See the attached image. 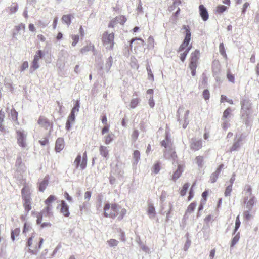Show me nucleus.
<instances>
[{
    "label": "nucleus",
    "mask_w": 259,
    "mask_h": 259,
    "mask_svg": "<svg viewBox=\"0 0 259 259\" xmlns=\"http://www.w3.org/2000/svg\"><path fill=\"white\" fill-rule=\"evenodd\" d=\"M99 151L101 156L104 158L107 159L109 156V151L107 146L100 145L99 148Z\"/></svg>",
    "instance_id": "obj_15"
},
{
    "label": "nucleus",
    "mask_w": 259,
    "mask_h": 259,
    "mask_svg": "<svg viewBox=\"0 0 259 259\" xmlns=\"http://www.w3.org/2000/svg\"><path fill=\"white\" fill-rule=\"evenodd\" d=\"M39 66L38 64V61H36L35 60H33L31 66L30 67V69L33 71L39 68Z\"/></svg>",
    "instance_id": "obj_43"
},
{
    "label": "nucleus",
    "mask_w": 259,
    "mask_h": 259,
    "mask_svg": "<svg viewBox=\"0 0 259 259\" xmlns=\"http://www.w3.org/2000/svg\"><path fill=\"white\" fill-rule=\"evenodd\" d=\"M196 164L199 167L203 166V163L204 161V157L202 156H196L195 158Z\"/></svg>",
    "instance_id": "obj_27"
},
{
    "label": "nucleus",
    "mask_w": 259,
    "mask_h": 259,
    "mask_svg": "<svg viewBox=\"0 0 259 259\" xmlns=\"http://www.w3.org/2000/svg\"><path fill=\"white\" fill-rule=\"evenodd\" d=\"M37 124L40 127L51 132L53 128V122L44 115H40L37 120Z\"/></svg>",
    "instance_id": "obj_8"
},
{
    "label": "nucleus",
    "mask_w": 259,
    "mask_h": 259,
    "mask_svg": "<svg viewBox=\"0 0 259 259\" xmlns=\"http://www.w3.org/2000/svg\"><path fill=\"white\" fill-rule=\"evenodd\" d=\"M160 165L159 162L155 163L152 167V171L153 173L157 174L160 170Z\"/></svg>",
    "instance_id": "obj_33"
},
{
    "label": "nucleus",
    "mask_w": 259,
    "mask_h": 259,
    "mask_svg": "<svg viewBox=\"0 0 259 259\" xmlns=\"http://www.w3.org/2000/svg\"><path fill=\"white\" fill-rule=\"evenodd\" d=\"M170 143L169 139L167 136L166 137L165 140H163L161 142V145L165 148H166Z\"/></svg>",
    "instance_id": "obj_51"
},
{
    "label": "nucleus",
    "mask_w": 259,
    "mask_h": 259,
    "mask_svg": "<svg viewBox=\"0 0 259 259\" xmlns=\"http://www.w3.org/2000/svg\"><path fill=\"white\" fill-rule=\"evenodd\" d=\"M79 107H80L79 101L78 100H77L76 101L75 104L74 106L73 107V108H72L71 112H73L74 113L76 112H78L79 111Z\"/></svg>",
    "instance_id": "obj_48"
},
{
    "label": "nucleus",
    "mask_w": 259,
    "mask_h": 259,
    "mask_svg": "<svg viewBox=\"0 0 259 259\" xmlns=\"http://www.w3.org/2000/svg\"><path fill=\"white\" fill-rule=\"evenodd\" d=\"M139 132L137 130H135L131 135V138L133 141L135 142L138 138Z\"/></svg>",
    "instance_id": "obj_39"
},
{
    "label": "nucleus",
    "mask_w": 259,
    "mask_h": 259,
    "mask_svg": "<svg viewBox=\"0 0 259 259\" xmlns=\"http://www.w3.org/2000/svg\"><path fill=\"white\" fill-rule=\"evenodd\" d=\"M196 206L195 202H191L187 207L185 211V214L191 213L195 210Z\"/></svg>",
    "instance_id": "obj_22"
},
{
    "label": "nucleus",
    "mask_w": 259,
    "mask_h": 259,
    "mask_svg": "<svg viewBox=\"0 0 259 259\" xmlns=\"http://www.w3.org/2000/svg\"><path fill=\"white\" fill-rule=\"evenodd\" d=\"M139 100L138 98L133 99L130 102V107L132 108H135L139 104Z\"/></svg>",
    "instance_id": "obj_37"
},
{
    "label": "nucleus",
    "mask_w": 259,
    "mask_h": 259,
    "mask_svg": "<svg viewBox=\"0 0 259 259\" xmlns=\"http://www.w3.org/2000/svg\"><path fill=\"white\" fill-rule=\"evenodd\" d=\"M21 230L20 228H16L14 229L11 230V239L12 241H14L17 239L18 237L20 236Z\"/></svg>",
    "instance_id": "obj_19"
},
{
    "label": "nucleus",
    "mask_w": 259,
    "mask_h": 259,
    "mask_svg": "<svg viewBox=\"0 0 259 259\" xmlns=\"http://www.w3.org/2000/svg\"><path fill=\"white\" fill-rule=\"evenodd\" d=\"M74 163L76 164V168H77L80 167L81 169H84L87 164V155L86 152L83 153L82 160L80 154L78 155L74 160Z\"/></svg>",
    "instance_id": "obj_9"
},
{
    "label": "nucleus",
    "mask_w": 259,
    "mask_h": 259,
    "mask_svg": "<svg viewBox=\"0 0 259 259\" xmlns=\"http://www.w3.org/2000/svg\"><path fill=\"white\" fill-rule=\"evenodd\" d=\"M119 20H121L122 21V23L125 22L126 19L123 16H119L114 18L112 19L108 24L109 28H114V26L116 25L117 22Z\"/></svg>",
    "instance_id": "obj_16"
},
{
    "label": "nucleus",
    "mask_w": 259,
    "mask_h": 259,
    "mask_svg": "<svg viewBox=\"0 0 259 259\" xmlns=\"http://www.w3.org/2000/svg\"><path fill=\"white\" fill-rule=\"evenodd\" d=\"M147 70L148 71V75L149 78H151L152 80H153L154 76H153V73H152V71H151V69L150 68V67H147Z\"/></svg>",
    "instance_id": "obj_58"
},
{
    "label": "nucleus",
    "mask_w": 259,
    "mask_h": 259,
    "mask_svg": "<svg viewBox=\"0 0 259 259\" xmlns=\"http://www.w3.org/2000/svg\"><path fill=\"white\" fill-rule=\"evenodd\" d=\"M202 147V142L201 140H194L190 145V148L192 150L194 151H198L201 149Z\"/></svg>",
    "instance_id": "obj_18"
},
{
    "label": "nucleus",
    "mask_w": 259,
    "mask_h": 259,
    "mask_svg": "<svg viewBox=\"0 0 259 259\" xmlns=\"http://www.w3.org/2000/svg\"><path fill=\"white\" fill-rule=\"evenodd\" d=\"M18 8V6L17 3H12V5L9 7V10L11 13H15Z\"/></svg>",
    "instance_id": "obj_32"
},
{
    "label": "nucleus",
    "mask_w": 259,
    "mask_h": 259,
    "mask_svg": "<svg viewBox=\"0 0 259 259\" xmlns=\"http://www.w3.org/2000/svg\"><path fill=\"white\" fill-rule=\"evenodd\" d=\"M44 239L35 235H32L28 238L26 244L27 251L33 254H36L41 248Z\"/></svg>",
    "instance_id": "obj_4"
},
{
    "label": "nucleus",
    "mask_w": 259,
    "mask_h": 259,
    "mask_svg": "<svg viewBox=\"0 0 259 259\" xmlns=\"http://www.w3.org/2000/svg\"><path fill=\"white\" fill-rule=\"evenodd\" d=\"M224 167V165L223 164H220L214 172L220 175L221 171H222Z\"/></svg>",
    "instance_id": "obj_63"
},
{
    "label": "nucleus",
    "mask_w": 259,
    "mask_h": 259,
    "mask_svg": "<svg viewBox=\"0 0 259 259\" xmlns=\"http://www.w3.org/2000/svg\"><path fill=\"white\" fill-rule=\"evenodd\" d=\"M241 107L242 109L250 110L251 109V103L248 100H243L241 102Z\"/></svg>",
    "instance_id": "obj_23"
},
{
    "label": "nucleus",
    "mask_w": 259,
    "mask_h": 259,
    "mask_svg": "<svg viewBox=\"0 0 259 259\" xmlns=\"http://www.w3.org/2000/svg\"><path fill=\"white\" fill-rule=\"evenodd\" d=\"M184 166H185L182 164H179L178 165L177 169L174 171L172 176V180L174 181H176L181 177L182 172H183Z\"/></svg>",
    "instance_id": "obj_13"
},
{
    "label": "nucleus",
    "mask_w": 259,
    "mask_h": 259,
    "mask_svg": "<svg viewBox=\"0 0 259 259\" xmlns=\"http://www.w3.org/2000/svg\"><path fill=\"white\" fill-rule=\"evenodd\" d=\"M203 98L205 100H207L209 99L210 97V93L209 91L207 89H205L203 91L202 93Z\"/></svg>",
    "instance_id": "obj_47"
},
{
    "label": "nucleus",
    "mask_w": 259,
    "mask_h": 259,
    "mask_svg": "<svg viewBox=\"0 0 259 259\" xmlns=\"http://www.w3.org/2000/svg\"><path fill=\"white\" fill-rule=\"evenodd\" d=\"M232 187L231 185H228L225 189L224 195L226 197L229 196L230 195L232 191Z\"/></svg>",
    "instance_id": "obj_44"
},
{
    "label": "nucleus",
    "mask_w": 259,
    "mask_h": 259,
    "mask_svg": "<svg viewBox=\"0 0 259 259\" xmlns=\"http://www.w3.org/2000/svg\"><path fill=\"white\" fill-rule=\"evenodd\" d=\"M240 147V144L238 142H235L230 148V151H234L236 150Z\"/></svg>",
    "instance_id": "obj_53"
},
{
    "label": "nucleus",
    "mask_w": 259,
    "mask_h": 259,
    "mask_svg": "<svg viewBox=\"0 0 259 259\" xmlns=\"http://www.w3.org/2000/svg\"><path fill=\"white\" fill-rule=\"evenodd\" d=\"M60 209V212L65 217H68L70 215L69 206L64 200H61L60 204L57 207Z\"/></svg>",
    "instance_id": "obj_10"
},
{
    "label": "nucleus",
    "mask_w": 259,
    "mask_h": 259,
    "mask_svg": "<svg viewBox=\"0 0 259 259\" xmlns=\"http://www.w3.org/2000/svg\"><path fill=\"white\" fill-rule=\"evenodd\" d=\"M115 34L114 32L109 33L108 31H104L101 35V41L103 46L107 50H112L115 45Z\"/></svg>",
    "instance_id": "obj_6"
},
{
    "label": "nucleus",
    "mask_w": 259,
    "mask_h": 259,
    "mask_svg": "<svg viewBox=\"0 0 259 259\" xmlns=\"http://www.w3.org/2000/svg\"><path fill=\"white\" fill-rule=\"evenodd\" d=\"M24 30L25 29V25L23 24H20L18 26H16V30L17 31H19L20 30Z\"/></svg>",
    "instance_id": "obj_64"
},
{
    "label": "nucleus",
    "mask_w": 259,
    "mask_h": 259,
    "mask_svg": "<svg viewBox=\"0 0 259 259\" xmlns=\"http://www.w3.org/2000/svg\"><path fill=\"white\" fill-rule=\"evenodd\" d=\"M39 143H40V144L41 145L45 146V145H46L48 144V143H49V140H48V138H45L42 140H39Z\"/></svg>",
    "instance_id": "obj_56"
},
{
    "label": "nucleus",
    "mask_w": 259,
    "mask_h": 259,
    "mask_svg": "<svg viewBox=\"0 0 259 259\" xmlns=\"http://www.w3.org/2000/svg\"><path fill=\"white\" fill-rule=\"evenodd\" d=\"M200 55L199 50L197 49L192 52L190 54L188 67L190 69L193 76H195L196 74V70L197 67Z\"/></svg>",
    "instance_id": "obj_7"
},
{
    "label": "nucleus",
    "mask_w": 259,
    "mask_h": 259,
    "mask_svg": "<svg viewBox=\"0 0 259 259\" xmlns=\"http://www.w3.org/2000/svg\"><path fill=\"white\" fill-rule=\"evenodd\" d=\"M72 16L71 15H64L62 16V21L68 25H69L71 22V18Z\"/></svg>",
    "instance_id": "obj_25"
},
{
    "label": "nucleus",
    "mask_w": 259,
    "mask_h": 259,
    "mask_svg": "<svg viewBox=\"0 0 259 259\" xmlns=\"http://www.w3.org/2000/svg\"><path fill=\"white\" fill-rule=\"evenodd\" d=\"M249 6V3H248V2H246L245 3H244V4L243 5V8H242V13L243 14H244L246 11V9H247V8Z\"/></svg>",
    "instance_id": "obj_60"
},
{
    "label": "nucleus",
    "mask_w": 259,
    "mask_h": 259,
    "mask_svg": "<svg viewBox=\"0 0 259 259\" xmlns=\"http://www.w3.org/2000/svg\"><path fill=\"white\" fill-rule=\"evenodd\" d=\"M255 203V197L254 196H252L250 198L249 200L247 202L246 204V207L249 209L251 210L254 204Z\"/></svg>",
    "instance_id": "obj_26"
},
{
    "label": "nucleus",
    "mask_w": 259,
    "mask_h": 259,
    "mask_svg": "<svg viewBox=\"0 0 259 259\" xmlns=\"http://www.w3.org/2000/svg\"><path fill=\"white\" fill-rule=\"evenodd\" d=\"M183 28L185 30V37L182 43L179 46L177 50L178 53H180V59L184 62L186 58L187 55L192 48V44H190L191 37V33L190 32V28L188 25H184L183 26Z\"/></svg>",
    "instance_id": "obj_2"
},
{
    "label": "nucleus",
    "mask_w": 259,
    "mask_h": 259,
    "mask_svg": "<svg viewBox=\"0 0 259 259\" xmlns=\"http://www.w3.org/2000/svg\"><path fill=\"white\" fill-rule=\"evenodd\" d=\"M227 78L228 80L231 82L234 83L235 81L234 76L233 74H232L230 72H228L227 75Z\"/></svg>",
    "instance_id": "obj_54"
},
{
    "label": "nucleus",
    "mask_w": 259,
    "mask_h": 259,
    "mask_svg": "<svg viewBox=\"0 0 259 259\" xmlns=\"http://www.w3.org/2000/svg\"><path fill=\"white\" fill-rule=\"evenodd\" d=\"M28 62L27 61H24L21 67V70L23 71L28 67Z\"/></svg>",
    "instance_id": "obj_57"
},
{
    "label": "nucleus",
    "mask_w": 259,
    "mask_h": 259,
    "mask_svg": "<svg viewBox=\"0 0 259 259\" xmlns=\"http://www.w3.org/2000/svg\"><path fill=\"white\" fill-rule=\"evenodd\" d=\"M91 196V193L90 191H86L84 193V199L88 201L90 200Z\"/></svg>",
    "instance_id": "obj_62"
},
{
    "label": "nucleus",
    "mask_w": 259,
    "mask_h": 259,
    "mask_svg": "<svg viewBox=\"0 0 259 259\" xmlns=\"http://www.w3.org/2000/svg\"><path fill=\"white\" fill-rule=\"evenodd\" d=\"M107 243L109 246L114 247L116 246L118 243V241L114 239H111L107 241Z\"/></svg>",
    "instance_id": "obj_42"
},
{
    "label": "nucleus",
    "mask_w": 259,
    "mask_h": 259,
    "mask_svg": "<svg viewBox=\"0 0 259 259\" xmlns=\"http://www.w3.org/2000/svg\"><path fill=\"white\" fill-rule=\"evenodd\" d=\"M113 140V137L112 135L108 134L104 137V142L106 144H110Z\"/></svg>",
    "instance_id": "obj_38"
},
{
    "label": "nucleus",
    "mask_w": 259,
    "mask_h": 259,
    "mask_svg": "<svg viewBox=\"0 0 259 259\" xmlns=\"http://www.w3.org/2000/svg\"><path fill=\"white\" fill-rule=\"evenodd\" d=\"M71 38L73 40L71 45L73 47H75L79 40V36L78 35L72 34Z\"/></svg>",
    "instance_id": "obj_29"
},
{
    "label": "nucleus",
    "mask_w": 259,
    "mask_h": 259,
    "mask_svg": "<svg viewBox=\"0 0 259 259\" xmlns=\"http://www.w3.org/2000/svg\"><path fill=\"white\" fill-rule=\"evenodd\" d=\"M17 140L18 145L23 148L26 146L25 136L22 131L18 130L16 131Z\"/></svg>",
    "instance_id": "obj_11"
},
{
    "label": "nucleus",
    "mask_w": 259,
    "mask_h": 259,
    "mask_svg": "<svg viewBox=\"0 0 259 259\" xmlns=\"http://www.w3.org/2000/svg\"><path fill=\"white\" fill-rule=\"evenodd\" d=\"M64 147V139L62 138H58L55 143V150L57 152H60Z\"/></svg>",
    "instance_id": "obj_17"
},
{
    "label": "nucleus",
    "mask_w": 259,
    "mask_h": 259,
    "mask_svg": "<svg viewBox=\"0 0 259 259\" xmlns=\"http://www.w3.org/2000/svg\"><path fill=\"white\" fill-rule=\"evenodd\" d=\"M239 238L240 236L238 234H237L236 236H235L232 240L231 246H234L239 241Z\"/></svg>",
    "instance_id": "obj_52"
},
{
    "label": "nucleus",
    "mask_w": 259,
    "mask_h": 259,
    "mask_svg": "<svg viewBox=\"0 0 259 259\" xmlns=\"http://www.w3.org/2000/svg\"><path fill=\"white\" fill-rule=\"evenodd\" d=\"M112 64V58L111 57H110L108 58L107 62H106V65L108 66V68L109 69Z\"/></svg>",
    "instance_id": "obj_61"
},
{
    "label": "nucleus",
    "mask_w": 259,
    "mask_h": 259,
    "mask_svg": "<svg viewBox=\"0 0 259 259\" xmlns=\"http://www.w3.org/2000/svg\"><path fill=\"white\" fill-rule=\"evenodd\" d=\"M75 118V113L73 112H71V113L70 115L68 117V120H67V124H70V123H71L73 122Z\"/></svg>",
    "instance_id": "obj_41"
},
{
    "label": "nucleus",
    "mask_w": 259,
    "mask_h": 259,
    "mask_svg": "<svg viewBox=\"0 0 259 259\" xmlns=\"http://www.w3.org/2000/svg\"><path fill=\"white\" fill-rule=\"evenodd\" d=\"M127 210L125 208H121L117 203L106 202L103 207V215L106 218L112 219L117 218L118 221L123 219L126 214Z\"/></svg>",
    "instance_id": "obj_1"
},
{
    "label": "nucleus",
    "mask_w": 259,
    "mask_h": 259,
    "mask_svg": "<svg viewBox=\"0 0 259 259\" xmlns=\"http://www.w3.org/2000/svg\"><path fill=\"white\" fill-rule=\"evenodd\" d=\"M43 57V53L42 51L38 50L36 52V54L34 56L33 60L38 61L39 59L42 58Z\"/></svg>",
    "instance_id": "obj_35"
},
{
    "label": "nucleus",
    "mask_w": 259,
    "mask_h": 259,
    "mask_svg": "<svg viewBox=\"0 0 259 259\" xmlns=\"http://www.w3.org/2000/svg\"><path fill=\"white\" fill-rule=\"evenodd\" d=\"M11 117L14 121H17L18 119V113L15 109L11 110Z\"/></svg>",
    "instance_id": "obj_46"
},
{
    "label": "nucleus",
    "mask_w": 259,
    "mask_h": 259,
    "mask_svg": "<svg viewBox=\"0 0 259 259\" xmlns=\"http://www.w3.org/2000/svg\"><path fill=\"white\" fill-rule=\"evenodd\" d=\"M32 229V227L30 223L25 222L24 224L23 228V233L25 234L29 232Z\"/></svg>",
    "instance_id": "obj_28"
},
{
    "label": "nucleus",
    "mask_w": 259,
    "mask_h": 259,
    "mask_svg": "<svg viewBox=\"0 0 259 259\" xmlns=\"http://www.w3.org/2000/svg\"><path fill=\"white\" fill-rule=\"evenodd\" d=\"M208 195V191L205 190L202 193V200L201 202L202 203H205L207 200V197Z\"/></svg>",
    "instance_id": "obj_45"
},
{
    "label": "nucleus",
    "mask_w": 259,
    "mask_h": 259,
    "mask_svg": "<svg viewBox=\"0 0 259 259\" xmlns=\"http://www.w3.org/2000/svg\"><path fill=\"white\" fill-rule=\"evenodd\" d=\"M148 42L151 47L153 48L154 47V39L153 37L150 36L148 39Z\"/></svg>",
    "instance_id": "obj_55"
},
{
    "label": "nucleus",
    "mask_w": 259,
    "mask_h": 259,
    "mask_svg": "<svg viewBox=\"0 0 259 259\" xmlns=\"http://www.w3.org/2000/svg\"><path fill=\"white\" fill-rule=\"evenodd\" d=\"M57 198L54 195H50L44 201L45 207L37 215L36 222L41 224L42 217H51L53 215V203L57 200Z\"/></svg>",
    "instance_id": "obj_3"
},
{
    "label": "nucleus",
    "mask_w": 259,
    "mask_h": 259,
    "mask_svg": "<svg viewBox=\"0 0 259 259\" xmlns=\"http://www.w3.org/2000/svg\"><path fill=\"white\" fill-rule=\"evenodd\" d=\"M95 47L92 44H90L89 45H87L86 46H84L82 48L80 49V52L82 54H84L87 53V52H89L91 50H93L94 49Z\"/></svg>",
    "instance_id": "obj_24"
},
{
    "label": "nucleus",
    "mask_w": 259,
    "mask_h": 259,
    "mask_svg": "<svg viewBox=\"0 0 259 259\" xmlns=\"http://www.w3.org/2000/svg\"><path fill=\"white\" fill-rule=\"evenodd\" d=\"M199 11L201 17L203 21H206L208 20L209 15L206 8L203 5H200L199 6Z\"/></svg>",
    "instance_id": "obj_14"
},
{
    "label": "nucleus",
    "mask_w": 259,
    "mask_h": 259,
    "mask_svg": "<svg viewBox=\"0 0 259 259\" xmlns=\"http://www.w3.org/2000/svg\"><path fill=\"white\" fill-rule=\"evenodd\" d=\"M219 175L217 173H216L215 172H214L213 173H212L210 177V180H209V181L211 183H215L217 180H218V178H219Z\"/></svg>",
    "instance_id": "obj_36"
},
{
    "label": "nucleus",
    "mask_w": 259,
    "mask_h": 259,
    "mask_svg": "<svg viewBox=\"0 0 259 259\" xmlns=\"http://www.w3.org/2000/svg\"><path fill=\"white\" fill-rule=\"evenodd\" d=\"M243 216L245 220H249L251 218V215L249 211H246L243 213Z\"/></svg>",
    "instance_id": "obj_59"
},
{
    "label": "nucleus",
    "mask_w": 259,
    "mask_h": 259,
    "mask_svg": "<svg viewBox=\"0 0 259 259\" xmlns=\"http://www.w3.org/2000/svg\"><path fill=\"white\" fill-rule=\"evenodd\" d=\"M240 224H241V222H240V219H239V215H238L236 217V219L235 227V230H234L235 232H236L237 231V230L238 229V228L240 227Z\"/></svg>",
    "instance_id": "obj_50"
},
{
    "label": "nucleus",
    "mask_w": 259,
    "mask_h": 259,
    "mask_svg": "<svg viewBox=\"0 0 259 259\" xmlns=\"http://www.w3.org/2000/svg\"><path fill=\"white\" fill-rule=\"evenodd\" d=\"M227 8L224 5H218L216 8V12L219 14H221L227 10Z\"/></svg>",
    "instance_id": "obj_34"
},
{
    "label": "nucleus",
    "mask_w": 259,
    "mask_h": 259,
    "mask_svg": "<svg viewBox=\"0 0 259 259\" xmlns=\"http://www.w3.org/2000/svg\"><path fill=\"white\" fill-rule=\"evenodd\" d=\"M49 183V177L46 176L42 181L38 183L37 185L39 191L43 192L47 188Z\"/></svg>",
    "instance_id": "obj_12"
},
{
    "label": "nucleus",
    "mask_w": 259,
    "mask_h": 259,
    "mask_svg": "<svg viewBox=\"0 0 259 259\" xmlns=\"http://www.w3.org/2000/svg\"><path fill=\"white\" fill-rule=\"evenodd\" d=\"M231 109L230 108H227L223 112V118L226 119L230 114Z\"/></svg>",
    "instance_id": "obj_49"
},
{
    "label": "nucleus",
    "mask_w": 259,
    "mask_h": 259,
    "mask_svg": "<svg viewBox=\"0 0 259 259\" xmlns=\"http://www.w3.org/2000/svg\"><path fill=\"white\" fill-rule=\"evenodd\" d=\"M133 158L135 161L137 163L140 159V152L138 150H134L133 153Z\"/></svg>",
    "instance_id": "obj_31"
},
{
    "label": "nucleus",
    "mask_w": 259,
    "mask_h": 259,
    "mask_svg": "<svg viewBox=\"0 0 259 259\" xmlns=\"http://www.w3.org/2000/svg\"><path fill=\"white\" fill-rule=\"evenodd\" d=\"M31 194L30 187L25 182L21 189V196L23 200V205L25 212L27 213L32 209Z\"/></svg>",
    "instance_id": "obj_5"
},
{
    "label": "nucleus",
    "mask_w": 259,
    "mask_h": 259,
    "mask_svg": "<svg viewBox=\"0 0 259 259\" xmlns=\"http://www.w3.org/2000/svg\"><path fill=\"white\" fill-rule=\"evenodd\" d=\"M189 184L188 183H184L180 189V194L182 196H184L187 193V190L189 187Z\"/></svg>",
    "instance_id": "obj_21"
},
{
    "label": "nucleus",
    "mask_w": 259,
    "mask_h": 259,
    "mask_svg": "<svg viewBox=\"0 0 259 259\" xmlns=\"http://www.w3.org/2000/svg\"><path fill=\"white\" fill-rule=\"evenodd\" d=\"M147 213L150 218H154L156 215L155 207L151 203H149L148 205Z\"/></svg>",
    "instance_id": "obj_20"
},
{
    "label": "nucleus",
    "mask_w": 259,
    "mask_h": 259,
    "mask_svg": "<svg viewBox=\"0 0 259 259\" xmlns=\"http://www.w3.org/2000/svg\"><path fill=\"white\" fill-rule=\"evenodd\" d=\"M195 185V184H193L191 187L190 188V189L189 192V196L188 197V201H190L194 197V192L193 190V187Z\"/></svg>",
    "instance_id": "obj_40"
},
{
    "label": "nucleus",
    "mask_w": 259,
    "mask_h": 259,
    "mask_svg": "<svg viewBox=\"0 0 259 259\" xmlns=\"http://www.w3.org/2000/svg\"><path fill=\"white\" fill-rule=\"evenodd\" d=\"M219 51L221 53V54L225 58H227V56L226 53L224 45L223 43L220 44L219 45Z\"/></svg>",
    "instance_id": "obj_30"
}]
</instances>
